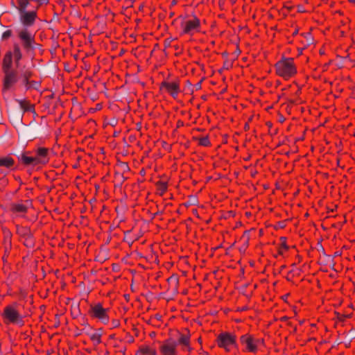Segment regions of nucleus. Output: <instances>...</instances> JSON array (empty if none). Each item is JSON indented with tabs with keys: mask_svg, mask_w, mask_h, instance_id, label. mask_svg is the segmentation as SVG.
<instances>
[{
	"mask_svg": "<svg viewBox=\"0 0 355 355\" xmlns=\"http://www.w3.org/2000/svg\"><path fill=\"white\" fill-rule=\"evenodd\" d=\"M17 1L19 20L24 27H31L35 24L39 8L48 3L46 0H17Z\"/></svg>",
	"mask_w": 355,
	"mask_h": 355,
	"instance_id": "1",
	"label": "nucleus"
},
{
	"mask_svg": "<svg viewBox=\"0 0 355 355\" xmlns=\"http://www.w3.org/2000/svg\"><path fill=\"white\" fill-rule=\"evenodd\" d=\"M180 345L182 351L191 352V334H180L177 340L170 338L159 343V352L160 355H178V346Z\"/></svg>",
	"mask_w": 355,
	"mask_h": 355,
	"instance_id": "2",
	"label": "nucleus"
},
{
	"mask_svg": "<svg viewBox=\"0 0 355 355\" xmlns=\"http://www.w3.org/2000/svg\"><path fill=\"white\" fill-rule=\"evenodd\" d=\"M276 74L288 80L297 73V65L292 58L282 57L275 64Z\"/></svg>",
	"mask_w": 355,
	"mask_h": 355,
	"instance_id": "3",
	"label": "nucleus"
},
{
	"mask_svg": "<svg viewBox=\"0 0 355 355\" xmlns=\"http://www.w3.org/2000/svg\"><path fill=\"white\" fill-rule=\"evenodd\" d=\"M239 342L243 352L252 354H257L261 348L265 346L263 338H258L250 333H246L241 336Z\"/></svg>",
	"mask_w": 355,
	"mask_h": 355,
	"instance_id": "4",
	"label": "nucleus"
},
{
	"mask_svg": "<svg viewBox=\"0 0 355 355\" xmlns=\"http://www.w3.org/2000/svg\"><path fill=\"white\" fill-rule=\"evenodd\" d=\"M181 17L180 28L182 35L193 36L201 32V21L196 15H185Z\"/></svg>",
	"mask_w": 355,
	"mask_h": 355,
	"instance_id": "5",
	"label": "nucleus"
},
{
	"mask_svg": "<svg viewBox=\"0 0 355 355\" xmlns=\"http://www.w3.org/2000/svg\"><path fill=\"white\" fill-rule=\"evenodd\" d=\"M18 307L19 304L17 302H13L4 307L1 317L6 324H12L20 327L24 324V317L20 313Z\"/></svg>",
	"mask_w": 355,
	"mask_h": 355,
	"instance_id": "6",
	"label": "nucleus"
},
{
	"mask_svg": "<svg viewBox=\"0 0 355 355\" xmlns=\"http://www.w3.org/2000/svg\"><path fill=\"white\" fill-rule=\"evenodd\" d=\"M217 346L226 352L238 349L237 337L235 334L224 331L219 334L216 340Z\"/></svg>",
	"mask_w": 355,
	"mask_h": 355,
	"instance_id": "7",
	"label": "nucleus"
},
{
	"mask_svg": "<svg viewBox=\"0 0 355 355\" xmlns=\"http://www.w3.org/2000/svg\"><path fill=\"white\" fill-rule=\"evenodd\" d=\"M110 307H104L101 302L91 304L88 313L92 318L98 320L103 324H107L110 322Z\"/></svg>",
	"mask_w": 355,
	"mask_h": 355,
	"instance_id": "8",
	"label": "nucleus"
},
{
	"mask_svg": "<svg viewBox=\"0 0 355 355\" xmlns=\"http://www.w3.org/2000/svg\"><path fill=\"white\" fill-rule=\"evenodd\" d=\"M1 69L3 73L2 89L3 91H8L18 81V73L12 69V66L1 63Z\"/></svg>",
	"mask_w": 355,
	"mask_h": 355,
	"instance_id": "9",
	"label": "nucleus"
},
{
	"mask_svg": "<svg viewBox=\"0 0 355 355\" xmlns=\"http://www.w3.org/2000/svg\"><path fill=\"white\" fill-rule=\"evenodd\" d=\"M23 58L21 49L18 43H15L12 50H9L3 55L2 62L12 65L14 62L17 68L19 67L20 62Z\"/></svg>",
	"mask_w": 355,
	"mask_h": 355,
	"instance_id": "10",
	"label": "nucleus"
},
{
	"mask_svg": "<svg viewBox=\"0 0 355 355\" xmlns=\"http://www.w3.org/2000/svg\"><path fill=\"white\" fill-rule=\"evenodd\" d=\"M17 36L21 42L24 50L27 53L35 51L36 42L34 34H32L27 28H24L18 31Z\"/></svg>",
	"mask_w": 355,
	"mask_h": 355,
	"instance_id": "11",
	"label": "nucleus"
},
{
	"mask_svg": "<svg viewBox=\"0 0 355 355\" xmlns=\"http://www.w3.org/2000/svg\"><path fill=\"white\" fill-rule=\"evenodd\" d=\"M20 76L27 90L31 89L39 90L41 87V80H32L35 76V73L31 69L27 68L22 70L21 71Z\"/></svg>",
	"mask_w": 355,
	"mask_h": 355,
	"instance_id": "12",
	"label": "nucleus"
},
{
	"mask_svg": "<svg viewBox=\"0 0 355 355\" xmlns=\"http://www.w3.org/2000/svg\"><path fill=\"white\" fill-rule=\"evenodd\" d=\"M160 90H164L173 98L176 99L180 92V80L176 78L173 81H163L160 85Z\"/></svg>",
	"mask_w": 355,
	"mask_h": 355,
	"instance_id": "13",
	"label": "nucleus"
},
{
	"mask_svg": "<svg viewBox=\"0 0 355 355\" xmlns=\"http://www.w3.org/2000/svg\"><path fill=\"white\" fill-rule=\"evenodd\" d=\"M49 149L45 147H39L35 150V158L39 164L46 165L49 162Z\"/></svg>",
	"mask_w": 355,
	"mask_h": 355,
	"instance_id": "14",
	"label": "nucleus"
},
{
	"mask_svg": "<svg viewBox=\"0 0 355 355\" xmlns=\"http://www.w3.org/2000/svg\"><path fill=\"white\" fill-rule=\"evenodd\" d=\"M2 232L3 235V245L4 248V257L8 256L10 251L12 248V232L6 227H2Z\"/></svg>",
	"mask_w": 355,
	"mask_h": 355,
	"instance_id": "15",
	"label": "nucleus"
},
{
	"mask_svg": "<svg viewBox=\"0 0 355 355\" xmlns=\"http://www.w3.org/2000/svg\"><path fill=\"white\" fill-rule=\"evenodd\" d=\"M290 246L287 243V238L285 236H281L279 238V242L277 244V254L274 255L275 258L278 257H284L288 250Z\"/></svg>",
	"mask_w": 355,
	"mask_h": 355,
	"instance_id": "16",
	"label": "nucleus"
},
{
	"mask_svg": "<svg viewBox=\"0 0 355 355\" xmlns=\"http://www.w3.org/2000/svg\"><path fill=\"white\" fill-rule=\"evenodd\" d=\"M29 205H31V203L28 201H26V203H13L11 205L10 210L12 213L16 214L19 216H24L28 212Z\"/></svg>",
	"mask_w": 355,
	"mask_h": 355,
	"instance_id": "17",
	"label": "nucleus"
},
{
	"mask_svg": "<svg viewBox=\"0 0 355 355\" xmlns=\"http://www.w3.org/2000/svg\"><path fill=\"white\" fill-rule=\"evenodd\" d=\"M28 154H30V152L28 151L22 153L18 157L19 161L24 166L38 165L39 164L37 163L35 157L28 156Z\"/></svg>",
	"mask_w": 355,
	"mask_h": 355,
	"instance_id": "18",
	"label": "nucleus"
},
{
	"mask_svg": "<svg viewBox=\"0 0 355 355\" xmlns=\"http://www.w3.org/2000/svg\"><path fill=\"white\" fill-rule=\"evenodd\" d=\"M17 101L24 112H32L36 114L35 105L31 103L29 100L24 98L21 100H17Z\"/></svg>",
	"mask_w": 355,
	"mask_h": 355,
	"instance_id": "19",
	"label": "nucleus"
},
{
	"mask_svg": "<svg viewBox=\"0 0 355 355\" xmlns=\"http://www.w3.org/2000/svg\"><path fill=\"white\" fill-rule=\"evenodd\" d=\"M135 355H158L155 347L148 345H142L136 351Z\"/></svg>",
	"mask_w": 355,
	"mask_h": 355,
	"instance_id": "20",
	"label": "nucleus"
},
{
	"mask_svg": "<svg viewBox=\"0 0 355 355\" xmlns=\"http://www.w3.org/2000/svg\"><path fill=\"white\" fill-rule=\"evenodd\" d=\"M15 161L10 155H6L0 157V167L12 169L15 168Z\"/></svg>",
	"mask_w": 355,
	"mask_h": 355,
	"instance_id": "21",
	"label": "nucleus"
},
{
	"mask_svg": "<svg viewBox=\"0 0 355 355\" xmlns=\"http://www.w3.org/2000/svg\"><path fill=\"white\" fill-rule=\"evenodd\" d=\"M157 193L162 196L168 190V182L165 181H158L155 184Z\"/></svg>",
	"mask_w": 355,
	"mask_h": 355,
	"instance_id": "22",
	"label": "nucleus"
},
{
	"mask_svg": "<svg viewBox=\"0 0 355 355\" xmlns=\"http://www.w3.org/2000/svg\"><path fill=\"white\" fill-rule=\"evenodd\" d=\"M101 337L102 334L101 333V331H96L89 335V338L94 345H98L99 344L101 343Z\"/></svg>",
	"mask_w": 355,
	"mask_h": 355,
	"instance_id": "23",
	"label": "nucleus"
},
{
	"mask_svg": "<svg viewBox=\"0 0 355 355\" xmlns=\"http://www.w3.org/2000/svg\"><path fill=\"white\" fill-rule=\"evenodd\" d=\"M198 145L209 147L211 146V141L208 136L200 137L198 139Z\"/></svg>",
	"mask_w": 355,
	"mask_h": 355,
	"instance_id": "24",
	"label": "nucleus"
},
{
	"mask_svg": "<svg viewBox=\"0 0 355 355\" xmlns=\"http://www.w3.org/2000/svg\"><path fill=\"white\" fill-rule=\"evenodd\" d=\"M302 36H303L304 37V39H306V42L304 44V46H309L310 44H312V42H313V37H312V36H311V35L310 33H306L304 35L302 34Z\"/></svg>",
	"mask_w": 355,
	"mask_h": 355,
	"instance_id": "25",
	"label": "nucleus"
},
{
	"mask_svg": "<svg viewBox=\"0 0 355 355\" xmlns=\"http://www.w3.org/2000/svg\"><path fill=\"white\" fill-rule=\"evenodd\" d=\"M12 35V31L10 29L6 30L2 33L1 35V40H8L9 37H10Z\"/></svg>",
	"mask_w": 355,
	"mask_h": 355,
	"instance_id": "26",
	"label": "nucleus"
},
{
	"mask_svg": "<svg viewBox=\"0 0 355 355\" xmlns=\"http://www.w3.org/2000/svg\"><path fill=\"white\" fill-rule=\"evenodd\" d=\"M337 319L340 322H344L347 318L351 317L350 315H346L340 313H336Z\"/></svg>",
	"mask_w": 355,
	"mask_h": 355,
	"instance_id": "27",
	"label": "nucleus"
},
{
	"mask_svg": "<svg viewBox=\"0 0 355 355\" xmlns=\"http://www.w3.org/2000/svg\"><path fill=\"white\" fill-rule=\"evenodd\" d=\"M241 241H244V247H245V248H247L248 245V241H249L248 231L244 232L242 237L241 238Z\"/></svg>",
	"mask_w": 355,
	"mask_h": 355,
	"instance_id": "28",
	"label": "nucleus"
},
{
	"mask_svg": "<svg viewBox=\"0 0 355 355\" xmlns=\"http://www.w3.org/2000/svg\"><path fill=\"white\" fill-rule=\"evenodd\" d=\"M123 166L125 167V168H116V171H117V173H123L127 172V171H129V168H128V164H125V163H123Z\"/></svg>",
	"mask_w": 355,
	"mask_h": 355,
	"instance_id": "29",
	"label": "nucleus"
},
{
	"mask_svg": "<svg viewBox=\"0 0 355 355\" xmlns=\"http://www.w3.org/2000/svg\"><path fill=\"white\" fill-rule=\"evenodd\" d=\"M120 325V322L119 320H112V328L118 327Z\"/></svg>",
	"mask_w": 355,
	"mask_h": 355,
	"instance_id": "30",
	"label": "nucleus"
},
{
	"mask_svg": "<svg viewBox=\"0 0 355 355\" xmlns=\"http://www.w3.org/2000/svg\"><path fill=\"white\" fill-rule=\"evenodd\" d=\"M223 67L226 69H229L232 67V64L227 60L224 62Z\"/></svg>",
	"mask_w": 355,
	"mask_h": 355,
	"instance_id": "31",
	"label": "nucleus"
},
{
	"mask_svg": "<svg viewBox=\"0 0 355 355\" xmlns=\"http://www.w3.org/2000/svg\"><path fill=\"white\" fill-rule=\"evenodd\" d=\"M21 232L23 233L24 235H29L30 234V230L27 228L22 227Z\"/></svg>",
	"mask_w": 355,
	"mask_h": 355,
	"instance_id": "32",
	"label": "nucleus"
},
{
	"mask_svg": "<svg viewBox=\"0 0 355 355\" xmlns=\"http://www.w3.org/2000/svg\"><path fill=\"white\" fill-rule=\"evenodd\" d=\"M290 294L289 293H286L284 295H283L282 297V300L284 301V302H286L287 301V299L288 297H289Z\"/></svg>",
	"mask_w": 355,
	"mask_h": 355,
	"instance_id": "33",
	"label": "nucleus"
},
{
	"mask_svg": "<svg viewBox=\"0 0 355 355\" xmlns=\"http://www.w3.org/2000/svg\"><path fill=\"white\" fill-rule=\"evenodd\" d=\"M196 89H199L201 88V81H200L196 85Z\"/></svg>",
	"mask_w": 355,
	"mask_h": 355,
	"instance_id": "34",
	"label": "nucleus"
},
{
	"mask_svg": "<svg viewBox=\"0 0 355 355\" xmlns=\"http://www.w3.org/2000/svg\"><path fill=\"white\" fill-rule=\"evenodd\" d=\"M187 84L189 86V87H192V84H191V83L189 80L187 81Z\"/></svg>",
	"mask_w": 355,
	"mask_h": 355,
	"instance_id": "35",
	"label": "nucleus"
},
{
	"mask_svg": "<svg viewBox=\"0 0 355 355\" xmlns=\"http://www.w3.org/2000/svg\"><path fill=\"white\" fill-rule=\"evenodd\" d=\"M182 124H183V122H182V121H179L178 122V127H180V125H182Z\"/></svg>",
	"mask_w": 355,
	"mask_h": 355,
	"instance_id": "36",
	"label": "nucleus"
},
{
	"mask_svg": "<svg viewBox=\"0 0 355 355\" xmlns=\"http://www.w3.org/2000/svg\"><path fill=\"white\" fill-rule=\"evenodd\" d=\"M250 156H248V157L245 158L244 160L248 161L250 159Z\"/></svg>",
	"mask_w": 355,
	"mask_h": 355,
	"instance_id": "37",
	"label": "nucleus"
},
{
	"mask_svg": "<svg viewBox=\"0 0 355 355\" xmlns=\"http://www.w3.org/2000/svg\"><path fill=\"white\" fill-rule=\"evenodd\" d=\"M282 321H285L286 320V317H283L282 319H281Z\"/></svg>",
	"mask_w": 355,
	"mask_h": 355,
	"instance_id": "38",
	"label": "nucleus"
},
{
	"mask_svg": "<svg viewBox=\"0 0 355 355\" xmlns=\"http://www.w3.org/2000/svg\"><path fill=\"white\" fill-rule=\"evenodd\" d=\"M256 173H257V171L253 172V173H252V176L254 177Z\"/></svg>",
	"mask_w": 355,
	"mask_h": 355,
	"instance_id": "39",
	"label": "nucleus"
},
{
	"mask_svg": "<svg viewBox=\"0 0 355 355\" xmlns=\"http://www.w3.org/2000/svg\"><path fill=\"white\" fill-rule=\"evenodd\" d=\"M266 125H268V126H270L271 123H269V124H268V123H266Z\"/></svg>",
	"mask_w": 355,
	"mask_h": 355,
	"instance_id": "40",
	"label": "nucleus"
},
{
	"mask_svg": "<svg viewBox=\"0 0 355 355\" xmlns=\"http://www.w3.org/2000/svg\"><path fill=\"white\" fill-rule=\"evenodd\" d=\"M266 125H268V126H270L271 123H269V124H268V123H266Z\"/></svg>",
	"mask_w": 355,
	"mask_h": 355,
	"instance_id": "41",
	"label": "nucleus"
},
{
	"mask_svg": "<svg viewBox=\"0 0 355 355\" xmlns=\"http://www.w3.org/2000/svg\"><path fill=\"white\" fill-rule=\"evenodd\" d=\"M266 125H268V126H270L271 123H269V124H268V123H266Z\"/></svg>",
	"mask_w": 355,
	"mask_h": 355,
	"instance_id": "42",
	"label": "nucleus"
},
{
	"mask_svg": "<svg viewBox=\"0 0 355 355\" xmlns=\"http://www.w3.org/2000/svg\"><path fill=\"white\" fill-rule=\"evenodd\" d=\"M286 279H287L288 281H290V280H291V279H290V277H286Z\"/></svg>",
	"mask_w": 355,
	"mask_h": 355,
	"instance_id": "43",
	"label": "nucleus"
},
{
	"mask_svg": "<svg viewBox=\"0 0 355 355\" xmlns=\"http://www.w3.org/2000/svg\"><path fill=\"white\" fill-rule=\"evenodd\" d=\"M297 31H295V32L293 33V35L297 34Z\"/></svg>",
	"mask_w": 355,
	"mask_h": 355,
	"instance_id": "44",
	"label": "nucleus"
}]
</instances>
